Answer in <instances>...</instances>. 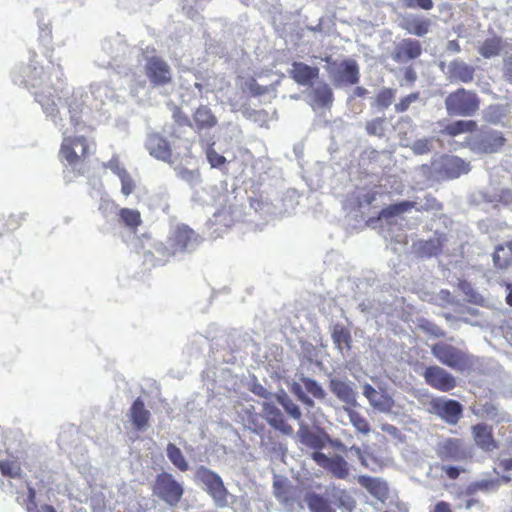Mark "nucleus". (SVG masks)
I'll list each match as a JSON object with an SVG mask.
<instances>
[{"instance_id":"49530a36","label":"nucleus","mask_w":512,"mask_h":512,"mask_svg":"<svg viewBox=\"0 0 512 512\" xmlns=\"http://www.w3.org/2000/svg\"><path fill=\"white\" fill-rule=\"evenodd\" d=\"M277 400L291 418L295 420H299L301 418L302 413L299 406L294 403V401L288 395H279Z\"/></svg>"},{"instance_id":"c756f323","label":"nucleus","mask_w":512,"mask_h":512,"mask_svg":"<svg viewBox=\"0 0 512 512\" xmlns=\"http://www.w3.org/2000/svg\"><path fill=\"white\" fill-rule=\"evenodd\" d=\"M358 482L377 499L385 498L388 493L387 484L379 478L361 475L358 477Z\"/></svg>"},{"instance_id":"7c9ffc66","label":"nucleus","mask_w":512,"mask_h":512,"mask_svg":"<svg viewBox=\"0 0 512 512\" xmlns=\"http://www.w3.org/2000/svg\"><path fill=\"white\" fill-rule=\"evenodd\" d=\"M501 487V480H496L495 477H483L470 483L466 489L468 495H473L477 492L495 493Z\"/></svg>"},{"instance_id":"5fc2aeb1","label":"nucleus","mask_w":512,"mask_h":512,"mask_svg":"<svg viewBox=\"0 0 512 512\" xmlns=\"http://www.w3.org/2000/svg\"><path fill=\"white\" fill-rule=\"evenodd\" d=\"M244 92H249L253 96H261L269 92L268 86H262L255 79H247L242 86Z\"/></svg>"},{"instance_id":"bf43d9fd","label":"nucleus","mask_w":512,"mask_h":512,"mask_svg":"<svg viewBox=\"0 0 512 512\" xmlns=\"http://www.w3.org/2000/svg\"><path fill=\"white\" fill-rule=\"evenodd\" d=\"M384 123L385 120L381 117H377L367 122L366 131L369 135L382 136L384 134Z\"/></svg>"},{"instance_id":"de8ad7c7","label":"nucleus","mask_w":512,"mask_h":512,"mask_svg":"<svg viewBox=\"0 0 512 512\" xmlns=\"http://www.w3.org/2000/svg\"><path fill=\"white\" fill-rule=\"evenodd\" d=\"M301 381L308 393H310L316 399H324L326 392L323 387L314 379L309 377H302Z\"/></svg>"},{"instance_id":"f8f14e48","label":"nucleus","mask_w":512,"mask_h":512,"mask_svg":"<svg viewBox=\"0 0 512 512\" xmlns=\"http://www.w3.org/2000/svg\"><path fill=\"white\" fill-rule=\"evenodd\" d=\"M422 376L427 385L441 392H449L457 386L456 378L438 365L426 367Z\"/></svg>"},{"instance_id":"c03bdc74","label":"nucleus","mask_w":512,"mask_h":512,"mask_svg":"<svg viewBox=\"0 0 512 512\" xmlns=\"http://www.w3.org/2000/svg\"><path fill=\"white\" fill-rule=\"evenodd\" d=\"M306 501L312 512H335L328 502L316 493L308 494Z\"/></svg>"},{"instance_id":"37998d69","label":"nucleus","mask_w":512,"mask_h":512,"mask_svg":"<svg viewBox=\"0 0 512 512\" xmlns=\"http://www.w3.org/2000/svg\"><path fill=\"white\" fill-rule=\"evenodd\" d=\"M483 201L485 203H501L504 205H509L512 202V192L509 189H501L499 192L493 193H482L481 194Z\"/></svg>"},{"instance_id":"423d86ee","label":"nucleus","mask_w":512,"mask_h":512,"mask_svg":"<svg viewBox=\"0 0 512 512\" xmlns=\"http://www.w3.org/2000/svg\"><path fill=\"white\" fill-rule=\"evenodd\" d=\"M431 354L444 366L456 372H466L474 364L473 356L448 343L439 342L431 347Z\"/></svg>"},{"instance_id":"338daca9","label":"nucleus","mask_w":512,"mask_h":512,"mask_svg":"<svg viewBox=\"0 0 512 512\" xmlns=\"http://www.w3.org/2000/svg\"><path fill=\"white\" fill-rule=\"evenodd\" d=\"M250 391L261 398L268 399L271 396V392L268 391L262 384L254 382L251 385Z\"/></svg>"},{"instance_id":"aec40b11","label":"nucleus","mask_w":512,"mask_h":512,"mask_svg":"<svg viewBox=\"0 0 512 512\" xmlns=\"http://www.w3.org/2000/svg\"><path fill=\"white\" fill-rule=\"evenodd\" d=\"M145 147L154 158L169 162L172 150L168 141L158 133H151L147 136Z\"/></svg>"},{"instance_id":"680f3d73","label":"nucleus","mask_w":512,"mask_h":512,"mask_svg":"<svg viewBox=\"0 0 512 512\" xmlns=\"http://www.w3.org/2000/svg\"><path fill=\"white\" fill-rule=\"evenodd\" d=\"M34 498V489L28 488V499L30 503L27 505V512H56V510L50 505H44L40 509H37L34 503Z\"/></svg>"},{"instance_id":"cd10ccee","label":"nucleus","mask_w":512,"mask_h":512,"mask_svg":"<svg viewBox=\"0 0 512 512\" xmlns=\"http://www.w3.org/2000/svg\"><path fill=\"white\" fill-rule=\"evenodd\" d=\"M331 502L338 506L344 512H351L356 507V501L350 492L333 487L328 492Z\"/></svg>"},{"instance_id":"2eb2a0df","label":"nucleus","mask_w":512,"mask_h":512,"mask_svg":"<svg viewBox=\"0 0 512 512\" xmlns=\"http://www.w3.org/2000/svg\"><path fill=\"white\" fill-rule=\"evenodd\" d=\"M312 459L338 479H346L349 475V464L341 455L327 456L322 452L315 451L312 453Z\"/></svg>"},{"instance_id":"4468645a","label":"nucleus","mask_w":512,"mask_h":512,"mask_svg":"<svg viewBox=\"0 0 512 512\" xmlns=\"http://www.w3.org/2000/svg\"><path fill=\"white\" fill-rule=\"evenodd\" d=\"M105 169L114 174L121 185V194L127 198L132 195L137 188V181L132 174L125 168L118 156H113L109 161L103 164Z\"/></svg>"},{"instance_id":"e2e57ef3","label":"nucleus","mask_w":512,"mask_h":512,"mask_svg":"<svg viewBox=\"0 0 512 512\" xmlns=\"http://www.w3.org/2000/svg\"><path fill=\"white\" fill-rule=\"evenodd\" d=\"M220 131L223 133L225 139H237L240 135L239 127L231 122L223 123L220 126Z\"/></svg>"},{"instance_id":"72a5a7b5","label":"nucleus","mask_w":512,"mask_h":512,"mask_svg":"<svg viewBox=\"0 0 512 512\" xmlns=\"http://www.w3.org/2000/svg\"><path fill=\"white\" fill-rule=\"evenodd\" d=\"M131 421L137 430H142L150 417V412L145 408L144 402L137 398L130 409Z\"/></svg>"},{"instance_id":"dca6fc26","label":"nucleus","mask_w":512,"mask_h":512,"mask_svg":"<svg viewBox=\"0 0 512 512\" xmlns=\"http://www.w3.org/2000/svg\"><path fill=\"white\" fill-rule=\"evenodd\" d=\"M436 454L444 461H462L469 457L470 453L461 439L446 438L437 444Z\"/></svg>"},{"instance_id":"6ab92c4d","label":"nucleus","mask_w":512,"mask_h":512,"mask_svg":"<svg viewBox=\"0 0 512 512\" xmlns=\"http://www.w3.org/2000/svg\"><path fill=\"white\" fill-rule=\"evenodd\" d=\"M422 53V47L419 41L406 38L400 41L392 53V59L397 63H406L418 58Z\"/></svg>"},{"instance_id":"b1692460","label":"nucleus","mask_w":512,"mask_h":512,"mask_svg":"<svg viewBox=\"0 0 512 512\" xmlns=\"http://www.w3.org/2000/svg\"><path fill=\"white\" fill-rule=\"evenodd\" d=\"M432 22L430 19L424 18L417 14H408L404 16L400 22L401 28L409 34L422 37L430 32Z\"/></svg>"},{"instance_id":"f3484780","label":"nucleus","mask_w":512,"mask_h":512,"mask_svg":"<svg viewBox=\"0 0 512 512\" xmlns=\"http://www.w3.org/2000/svg\"><path fill=\"white\" fill-rule=\"evenodd\" d=\"M146 74L154 86H164L169 84L172 79L170 66L158 57L147 59Z\"/></svg>"},{"instance_id":"473e14b6","label":"nucleus","mask_w":512,"mask_h":512,"mask_svg":"<svg viewBox=\"0 0 512 512\" xmlns=\"http://www.w3.org/2000/svg\"><path fill=\"white\" fill-rule=\"evenodd\" d=\"M297 437L301 444L311 449H322L326 444V437L312 432L308 427L301 426L297 431Z\"/></svg>"},{"instance_id":"0eeeda50","label":"nucleus","mask_w":512,"mask_h":512,"mask_svg":"<svg viewBox=\"0 0 512 512\" xmlns=\"http://www.w3.org/2000/svg\"><path fill=\"white\" fill-rule=\"evenodd\" d=\"M444 104L449 116L471 117L479 110L480 99L475 92L459 88L445 98Z\"/></svg>"},{"instance_id":"39448f33","label":"nucleus","mask_w":512,"mask_h":512,"mask_svg":"<svg viewBox=\"0 0 512 512\" xmlns=\"http://www.w3.org/2000/svg\"><path fill=\"white\" fill-rule=\"evenodd\" d=\"M195 483L207 492L218 507L229 505L230 494L219 474L201 465L197 467L194 474Z\"/></svg>"},{"instance_id":"9b49d317","label":"nucleus","mask_w":512,"mask_h":512,"mask_svg":"<svg viewBox=\"0 0 512 512\" xmlns=\"http://www.w3.org/2000/svg\"><path fill=\"white\" fill-rule=\"evenodd\" d=\"M505 139L496 130L483 131L474 135L469 141V148L475 153H495L504 145Z\"/></svg>"},{"instance_id":"e433bc0d","label":"nucleus","mask_w":512,"mask_h":512,"mask_svg":"<svg viewBox=\"0 0 512 512\" xmlns=\"http://www.w3.org/2000/svg\"><path fill=\"white\" fill-rule=\"evenodd\" d=\"M476 127L477 124L473 120H457L448 124L442 132L454 137L462 133L472 132Z\"/></svg>"},{"instance_id":"69168bd1","label":"nucleus","mask_w":512,"mask_h":512,"mask_svg":"<svg viewBox=\"0 0 512 512\" xmlns=\"http://www.w3.org/2000/svg\"><path fill=\"white\" fill-rule=\"evenodd\" d=\"M421 328L427 333L436 338H441L445 336V332L436 324L431 322H425L421 325Z\"/></svg>"},{"instance_id":"393cba45","label":"nucleus","mask_w":512,"mask_h":512,"mask_svg":"<svg viewBox=\"0 0 512 512\" xmlns=\"http://www.w3.org/2000/svg\"><path fill=\"white\" fill-rule=\"evenodd\" d=\"M293 80L302 86H312L319 76V68L309 66L303 62H293L290 70Z\"/></svg>"},{"instance_id":"58836bf2","label":"nucleus","mask_w":512,"mask_h":512,"mask_svg":"<svg viewBox=\"0 0 512 512\" xmlns=\"http://www.w3.org/2000/svg\"><path fill=\"white\" fill-rule=\"evenodd\" d=\"M239 213L236 210H233L231 207L223 208L216 213H214L213 218L210 222L213 225H220L224 228H228L233 225L235 222V218Z\"/></svg>"},{"instance_id":"9d476101","label":"nucleus","mask_w":512,"mask_h":512,"mask_svg":"<svg viewBox=\"0 0 512 512\" xmlns=\"http://www.w3.org/2000/svg\"><path fill=\"white\" fill-rule=\"evenodd\" d=\"M432 169L440 179H456L470 171V164L460 157L444 155L432 163Z\"/></svg>"},{"instance_id":"4be33fe9","label":"nucleus","mask_w":512,"mask_h":512,"mask_svg":"<svg viewBox=\"0 0 512 512\" xmlns=\"http://www.w3.org/2000/svg\"><path fill=\"white\" fill-rule=\"evenodd\" d=\"M331 392L347 407L357 406V392L353 388V383L348 380L331 378L329 381Z\"/></svg>"},{"instance_id":"a878e982","label":"nucleus","mask_w":512,"mask_h":512,"mask_svg":"<svg viewBox=\"0 0 512 512\" xmlns=\"http://www.w3.org/2000/svg\"><path fill=\"white\" fill-rule=\"evenodd\" d=\"M475 68L461 60L448 64L447 75L451 82L470 83L474 79Z\"/></svg>"},{"instance_id":"f704fd0d","label":"nucleus","mask_w":512,"mask_h":512,"mask_svg":"<svg viewBox=\"0 0 512 512\" xmlns=\"http://www.w3.org/2000/svg\"><path fill=\"white\" fill-rule=\"evenodd\" d=\"M26 212L11 213L7 217H0V236L17 230L26 220Z\"/></svg>"},{"instance_id":"a211bd4d","label":"nucleus","mask_w":512,"mask_h":512,"mask_svg":"<svg viewBox=\"0 0 512 512\" xmlns=\"http://www.w3.org/2000/svg\"><path fill=\"white\" fill-rule=\"evenodd\" d=\"M363 395L368 400L370 406L381 413L389 414L395 405L394 399L386 392L377 391L369 383L362 386Z\"/></svg>"},{"instance_id":"7ed1b4c3","label":"nucleus","mask_w":512,"mask_h":512,"mask_svg":"<svg viewBox=\"0 0 512 512\" xmlns=\"http://www.w3.org/2000/svg\"><path fill=\"white\" fill-rule=\"evenodd\" d=\"M202 241L201 236L185 224L172 226L165 243L159 242L154 251L145 253V262H151L157 255L153 265H163L170 257H183L194 252Z\"/></svg>"},{"instance_id":"79ce46f5","label":"nucleus","mask_w":512,"mask_h":512,"mask_svg":"<svg viewBox=\"0 0 512 512\" xmlns=\"http://www.w3.org/2000/svg\"><path fill=\"white\" fill-rule=\"evenodd\" d=\"M502 49L501 39L497 37L486 39L479 47L478 53L484 58H492L499 55Z\"/></svg>"},{"instance_id":"864d4df0","label":"nucleus","mask_w":512,"mask_h":512,"mask_svg":"<svg viewBox=\"0 0 512 512\" xmlns=\"http://www.w3.org/2000/svg\"><path fill=\"white\" fill-rule=\"evenodd\" d=\"M433 137L417 139L413 142L411 149L417 155L429 153L433 148Z\"/></svg>"},{"instance_id":"20e7f679","label":"nucleus","mask_w":512,"mask_h":512,"mask_svg":"<svg viewBox=\"0 0 512 512\" xmlns=\"http://www.w3.org/2000/svg\"><path fill=\"white\" fill-rule=\"evenodd\" d=\"M441 204L432 195L427 194L423 198H416L415 200H405L382 209L379 219L391 225L397 223L398 219H403L402 215L415 209L421 211H438L441 210Z\"/></svg>"},{"instance_id":"5701e85b","label":"nucleus","mask_w":512,"mask_h":512,"mask_svg":"<svg viewBox=\"0 0 512 512\" xmlns=\"http://www.w3.org/2000/svg\"><path fill=\"white\" fill-rule=\"evenodd\" d=\"M309 104L313 109L329 108L333 103V91L325 82H317L311 86Z\"/></svg>"},{"instance_id":"a18cd8bd","label":"nucleus","mask_w":512,"mask_h":512,"mask_svg":"<svg viewBox=\"0 0 512 512\" xmlns=\"http://www.w3.org/2000/svg\"><path fill=\"white\" fill-rule=\"evenodd\" d=\"M507 108L503 105H490L484 112V119L493 124H499L506 117Z\"/></svg>"},{"instance_id":"6e6552de","label":"nucleus","mask_w":512,"mask_h":512,"mask_svg":"<svg viewBox=\"0 0 512 512\" xmlns=\"http://www.w3.org/2000/svg\"><path fill=\"white\" fill-rule=\"evenodd\" d=\"M327 72L335 87L343 88L356 85L360 79L359 65L354 59L332 61L326 58Z\"/></svg>"},{"instance_id":"ddd939ff","label":"nucleus","mask_w":512,"mask_h":512,"mask_svg":"<svg viewBox=\"0 0 512 512\" xmlns=\"http://www.w3.org/2000/svg\"><path fill=\"white\" fill-rule=\"evenodd\" d=\"M430 407L432 413L450 425L457 424L463 413L460 402L444 397L433 399Z\"/></svg>"},{"instance_id":"c9c22d12","label":"nucleus","mask_w":512,"mask_h":512,"mask_svg":"<svg viewBox=\"0 0 512 512\" xmlns=\"http://www.w3.org/2000/svg\"><path fill=\"white\" fill-rule=\"evenodd\" d=\"M118 219L121 224L133 231L142 223L140 212L131 208H121L118 212Z\"/></svg>"},{"instance_id":"4c0bfd02","label":"nucleus","mask_w":512,"mask_h":512,"mask_svg":"<svg viewBox=\"0 0 512 512\" xmlns=\"http://www.w3.org/2000/svg\"><path fill=\"white\" fill-rule=\"evenodd\" d=\"M166 454L170 462L181 472L188 470L189 465L182 451L173 443H168Z\"/></svg>"},{"instance_id":"c85d7f7f","label":"nucleus","mask_w":512,"mask_h":512,"mask_svg":"<svg viewBox=\"0 0 512 512\" xmlns=\"http://www.w3.org/2000/svg\"><path fill=\"white\" fill-rule=\"evenodd\" d=\"M473 436L476 444L485 451H492L496 448V443L492 437L491 428L485 423H479L473 426Z\"/></svg>"},{"instance_id":"052dcab7","label":"nucleus","mask_w":512,"mask_h":512,"mask_svg":"<svg viewBox=\"0 0 512 512\" xmlns=\"http://www.w3.org/2000/svg\"><path fill=\"white\" fill-rule=\"evenodd\" d=\"M419 99V93H411L400 100L399 103L395 104V111L397 113H403L408 110L410 105Z\"/></svg>"},{"instance_id":"603ef678","label":"nucleus","mask_w":512,"mask_h":512,"mask_svg":"<svg viewBox=\"0 0 512 512\" xmlns=\"http://www.w3.org/2000/svg\"><path fill=\"white\" fill-rule=\"evenodd\" d=\"M0 470L4 476L16 478L20 476L21 468L17 461L0 459Z\"/></svg>"},{"instance_id":"f03ea898","label":"nucleus","mask_w":512,"mask_h":512,"mask_svg":"<svg viewBox=\"0 0 512 512\" xmlns=\"http://www.w3.org/2000/svg\"><path fill=\"white\" fill-rule=\"evenodd\" d=\"M64 73L62 72L61 84L63 93L50 89V103L52 100L58 104V107L65 115H70V123L76 129L81 125L82 114L85 110H102L114 103L116 94L112 87L105 82H94L90 85V94L83 88H76L71 93L65 87Z\"/></svg>"},{"instance_id":"8fccbe9b","label":"nucleus","mask_w":512,"mask_h":512,"mask_svg":"<svg viewBox=\"0 0 512 512\" xmlns=\"http://www.w3.org/2000/svg\"><path fill=\"white\" fill-rule=\"evenodd\" d=\"M379 196H382V193L379 191L378 188H373L368 191L360 192L357 195L358 206L360 208L368 207L373 202H375Z\"/></svg>"},{"instance_id":"ea45409f","label":"nucleus","mask_w":512,"mask_h":512,"mask_svg":"<svg viewBox=\"0 0 512 512\" xmlns=\"http://www.w3.org/2000/svg\"><path fill=\"white\" fill-rule=\"evenodd\" d=\"M333 343L339 352L342 353L344 346L350 348L351 335L350 332L343 326L336 324L332 330Z\"/></svg>"},{"instance_id":"774afa93","label":"nucleus","mask_w":512,"mask_h":512,"mask_svg":"<svg viewBox=\"0 0 512 512\" xmlns=\"http://www.w3.org/2000/svg\"><path fill=\"white\" fill-rule=\"evenodd\" d=\"M503 73L505 79L512 83V55L504 59Z\"/></svg>"},{"instance_id":"a19ab883","label":"nucleus","mask_w":512,"mask_h":512,"mask_svg":"<svg viewBox=\"0 0 512 512\" xmlns=\"http://www.w3.org/2000/svg\"><path fill=\"white\" fill-rule=\"evenodd\" d=\"M343 410L347 413L350 423L360 433L366 435L370 432V425L365 417L358 411L351 407H344Z\"/></svg>"},{"instance_id":"bb28decb","label":"nucleus","mask_w":512,"mask_h":512,"mask_svg":"<svg viewBox=\"0 0 512 512\" xmlns=\"http://www.w3.org/2000/svg\"><path fill=\"white\" fill-rule=\"evenodd\" d=\"M445 238L442 235L435 234L434 237L424 241L419 240L413 243L412 250L420 257L430 258L437 256L444 243Z\"/></svg>"},{"instance_id":"4d7b16f0","label":"nucleus","mask_w":512,"mask_h":512,"mask_svg":"<svg viewBox=\"0 0 512 512\" xmlns=\"http://www.w3.org/2000/svg\"><path fill=\"white\" fill-rule=\"evenodd\" d=\"M206 158L212 168L222 169L226 163V158L217 153L213 147L207 149Z\"/></svg>"},{"instance_id":"13d9d810","label":"nucleus","mask_w":512,"mask_h":512,"mask_svg":"<svg viewBox=\"0 0 512 512\" xmlns=\"http://www.w3.org/2000/svg\"><path fill=\"white\" fill-rule=\"evenodd\" d=\"M509 261L510 260L507 256L505 247L503 245L497 246L495 252L493 253L494 265L500 269H504L508 266Z\"/></svg>"},{"instance_id":"1a4fd4ad","label":"nucleus","mask_w":512,"mask_h":512,"mask_svg":"<svg viewBox=\"0 0 512 512\" xmlns=\"http://www.w3.org/2000/svg\"><path fill=\"white\" fill-rule=\"evenodd\" d=\"M153 492L167 505L175 507L182 499L184 487L171 473L162 472L156 476Z\"/></svg>"},{"instance_id":"3c124183","label":"nucleus","mask_w":512,"mask_h":512,"mask_svg":"<svg viewBox=\"0 0 512 512\" xmlns=\"http://www.w3.org/2000/svg\"><path fill=\"white\" fill-rule=\"evenodd\" d=\"M177 176L187 182L192 188L198 186L201 182L200 174L197 170L180 168L176 170Z\"/></svg>"},{"instance_id":"412c9836","label":"nucleus","mask_w":512,"mask_h":512,"mask_svg":"<svg viewBox=\"0 0 512 512\" xmlns=\"http://www.w3.org/2000/svg\"><path fill=\"white\" fill-rule=\"evenodd\" d=\"M262 407V416L270 426L285 435L292 434L293 428L286 423L283 413L275 404L264 402Z\"/></svg>"},{"instance_id":"0e129e2a","label":"nucleus","mask_w":512,"mask_h":512,"mask_svg":"<svg viewBox=\"0 0 512 512\" xmlns=\"http://www.w3.org/2000/svg\"><path fill=\"white\" fill-rule=\"evenodd\" d=\"M404 5L410 9L430 10L433 8L432 0H402Z\"/></svg>"},{"instance_id":"09e8293b","label":"nucleus","mask_w":512,"mask_h":512,"mask_svg":"<svg viewBox=\"0 0 512 512\" xmlns=\"http://www.w3.org/2000/svg\"><path fill=\"white\" fill-rule=\"evenodd\" d=\"M396 91L391 88H382L375 99L376 105L380 109L388 108L394 101Z\"/></svg>"},{"instance_id":"f257e3e1","label":"nucleus","mask_w":512,"mask_h":512,"mask_svg":"<svg viewBox=\"0 0 512 512\" xmlns=\"http://www.w3.org/2000/svg\"><path fill=\"white\" fill-rule=\"evenodd\" d=\"M36 54L29 59L28 64H17L11 71V78L15 85L22 86L27 89H33L35 101L40 104L44 114L50 119L55 127L62 133L63 141L60 149L61 161L66 166H70L73 171L78 174L83 172V162L87 156L95 150L92 141L78 135L85 125L81 121V125L76 129L70 123V115H65L58 107L54 100L50 103V89L61 91L62 66L58 60L49 59L46 68L40 66L36 61Z\"/></svg>"},{"instance_id":"6e6d98bb","label":"nucleus","mask_w":512,"mask_h":512,"mask_svg":"<svg viewBox=\"0 0 512 512\" xmlns=\"http://www.w3.org/2000/svg\"><path fill=\"white\" fill-rule=\"evenodd\" d=\"M250 205L255 212L259 213L261 216L268 217L276 215L275 207L263 200H252Z\"/></svg>"},{"instance_id":"2f4dec72","label":"nucleus","mask_w":512,"mask_h":512,"mask_svg":"<svg viewBox=\"0 0 512 512\" xmlns=\"http://www.w3.org/2000/svg\"><path fill=\"white\" fill-rule=\"evenodd\" d=\"M196 130H208L217 124V118L207 106H200L193 115Z\"/></svg>"}]
</instances>
